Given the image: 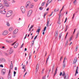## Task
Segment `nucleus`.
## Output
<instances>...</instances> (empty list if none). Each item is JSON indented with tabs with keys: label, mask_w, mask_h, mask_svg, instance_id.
<instances>
[{
	"label": "nucleus",
	"mask_w": 79,
	"mask_h": 79,
	"mask_svg": "<svg viewBox=\"0 0 79 79\" xmlns=\"http://www.w3.org/2000/svg\"><path fill=\"white\" fill-rule=\"evenodd\" d=\"M34 7V5L31 4V3L30 1H28L26 3L25 5V8H32V7Z\"/></svg>",
	"instance_id": "f257e3e1"
},
{
	"label": "nucleus",
	"mask_w": 79,
	"mask_h": 79,
	"mask_svg": "<svg viewBox=\"0 0 79 79\" xmlns=\"http://www.w3.org/2000/svg\"><path fill=\"white\" fill-rule=\"evenodd\" d=\"M12 14L13 11L12 10H10L7 12L6 14V16L7 18H8V17H10V16L12 15Z\"/></svg>",
	"instance_id": "f03ea898"
},
{
	"label": "nucleus",
	"mask_w": 79,
	"mask_h": 79,
	"mask_svg": "<svg viewBox=\"0 0 79 79\" xmlns=\"http://www.w3.org/2000/svg\"><path fill=\"white\" fill-rule=\"evenodd\" d=\"M20 9L23 13H25L26 10H25V8H24V7L23 6H21Z\"/></svg>",
	"instance_id": "7ed1b4c3"
},
{
	"label": "nucleus",
	"mask_w": 79,
	"mask_h": 79,
	"mask_svg": "<svg viewBox=\"0 0 79 79\" xmlns=\"http://www.w3.org/2000/svg\"><path fill=\"white\" fill-rule=\"evenodd\" d=\"M32 14V10H29L28 12V14H27V16H28V17H30Z\"/></svg>",
	"instance_id": "20e7f679"
},
{
	"label": "nucleus",
	"mask_w": 79,
	"mask_h": 79,
	"mask_svg": "<svg viewBox=\"0 0 79 79\" xmlns=\"http://www.w3.org/2000/svg\"><path fill=\"white\" fill-rule=\"evenodd\" d=\"M0 12L2 14H3L4 15L6 14V11H5V9H3V10H0Z\"/></svg>",
	"instance_id": "39448f33"
},
{
	"label": "nucleus",
	"mask_w": 79,
	"mask_h": 79,
	"mask_svg": "<svg viewBox=\"0 0 79 79\" xmlns=\"http://www.w3.org/2000/svg\"><path fill=\"white\" fill-rule=\"evenodd\" d=\"M8 34V31H5L2 32V35H6Z\"/></svg>",
	"instance_id": "423d86ee"
},
{
	"label": "nucleus",
	"mask_w": 79,
	"mask_h": 79,
	"mask_svg": "<svg viewBox=\"0 0 79 79\" xmlns=\"http://www.w3.org/2000/svg\"><path fill=\"white\" fill-rule=\"evenodd\" d=\"M10 73H11V70L10 69L9 70V73L8 74V79H11V74H10Z\"/></svg>",
	"instance_id": "0eeeda50"
},
{
	"label": "nucleus",
	"mask_w": 79,
	"mask_h": 79,
	"mask_svg": "<svg viewBox=\"0 0 79 79\" xmlns=\"http://www.w3.org/2000/svg\"><path fill=\"white\" fill-rule=\"evenodd\" d=\"M65 58H66V57L64 58V59L63 62V67L64 68H65V66H66V61H65Z\"/></svg>",
	"instance_id": "6e6552de"
},
{
	"label": "nucleus",
	"mask_w": 79,
	"mask_h": 79,
	"mask_svg": "<svg viewBox=\"0 0 79 79\" xmlns=\"http://www.w3.org/2000/svg\"><path fill=\"white\" fill-rule=\"evenodd\" d=\"M77 57H75L74 59L73 64H75L77 62Z\"/></svg>",
	"instance_id": "1a4fd4ad"
},
{
	"label": "nucleus",
	"mask_w": 79,
	"mask_h": 79,
	"mask_svg": "<svg viewBox=\"0 0 79 79\" xmlns=\"http://www.w3.org/2000/svg\"><path fill=\"white\" fill-rule=\"evenodd\" d=\"M79 69V68H78V67L77 66V69H76V71L75 72V76H76V74H78V69Z\"/></svg>",
	"instance_id": "9d476101"
},
{
	"label": "nucleus",
	"mask_w": 79,
	"mask_h": 79,
	"mask_svg": "<svg viewBox=\"0 0 79 79\" xmlns=\"http://www.w3.org/2000/svg\"><path fill=\"white\" fill-rule=\"evenodd\" d=\"M40 29H41V27H39L38 29H37V31H36V32L38 33V34H39V32H40Z\"/></svg>",
	"instance_id": "9b49d317"
},
{
	"label": "nucleus",
	"mask_w": 79,
	"mask_h": 79,
	"mask_svg": "<svg viewBox=\"0 0 79 79\" xmlns=\"http://www.w3.org/2000/svg\"><path fill=\"white\" fill-rule=\"evenodd\" d=\"M2 9H4V7L2 4L0 3V10H2Z\"/></svg>",
	"instance_id": "f8f14e48"
},
{
	"label": "nucleus",
	"mask_w": 79,
	"mask_h": 79,
	"mask_svg": "<svg viewBox=\"0 0 79 79\" xmlns=\"http://www.w3.org/2000/svg\"><path fill=\"white\" fill-rule=\"evenodd\" d=\"M52 0H49L48 1V3L46 4V7H47L48 6V4H49V3H50L52 2Z\"/></svg>",
	"instance_id": "ddd939ff"
},
{
	"label": "nucleus",
	"mask_w": 79,
	"mask_h": 79,
	"mask_svg": "<svg viewBox=\"0 0 79 79\" xmlns=\"http://www.w3.org/2000/svg\"><path fill=\"white\" fill-rule=\"evenodd\" d=\"M13 52V50L12 49V48H11L10 49V51L9 52V53L10 54H11Z\"/></svg>",
	"instance_id": "4468645a"
},
{
	"label": "nucleus",
	"mask_w": 79,
	"mask_h": 79,
	"mask_svg": "<svg viewBox=\"0 0 79 79\" xmlns=\"http://www.w3.org/2000/svg\"><path fill=\"white\" fill-rule=\"evenodd\" d=\"M39 65L37 64L36 65V72L37 73V70L39 69Z\"/></svg>",
	"instance_id": "2eb2a0df"
},
{
	"label": "nucleus",
	"mask_w": 79,
	"mask_h": 79,
	"mask_svg": "<svg viewBox=\"0 0 79 79\" xmlns=\"http://www.w3.org/2000/svg\"><path fill=\"white\" fill-rule=\"evenodd\" d=\"M4 5L6 7H8V6H9V4H8V3H7V2L6 3H4Z\"/></svg>",
	"instance_id": "dca6fc26"
},
{
	"label": "nucleus",
	"mask_w": 79,
	"mask_h": 79,
	"mask_svg": "<svg viewBox=\"0 0 79 79\" xmlns=\"http://www.w3.org/2000/svg\"><path fill=\"white\" fill-rule=\"evenodd\" d=\"M2 73H3V74H5V73H6V70L5 69H2Z\"/></svg>",
	"instance_id": "f3484780"
},
{
	"label": "nucleus",
	"mask_w": 79,
	"mask_h": 79,
	"mask_svg": "<svg viewBox=\"0 0 79 79\" xmlns=\"http://www.w3.org/2000/svg\"><path fill=\"white\" fill-rule=\"evenodd\" d=\"M18 43H17L14 46V48H17V47H18Z\"/></svg>",
	"instance_id": "a211bd4d"
},
{
	"label": "nucleus",
	"mask_w": 79,
	"mask_h": 79,
	"mask_svg": "<svg viewBox=\"0 0 79 79\" xmlns=\"http://www.w3.org/2000/svg\"><path fill=\"white\" fill-rule=\"evenodd\" d=\"M18 29H16L14 31V33L17 34V33H18Z\"/></svg>",
	"instance_id": "6ab92c4d"
},
{
	"label": "nucleus",
	"mask_w": 79,
	"mask_h": 79,
	"mask_svg": "<svg viewBox=\"0 0 79 79\" xmlns=\"http://www.w3.org/2000/svg\"><path fill=\"white\" fill-rule=\"evenodd\" d=\"M57 71H58V69H57V68L56 69V70L55 72V73L54 74V76H53L54 77H55V75H56V73H57Z\"/></svg>",
	"instance_id": "aec40b11"
},
{
	"label": "nucleus",
	"mask_w": 79,
	"mask_h": 79,
	"mask_svg": "<svg viewBox=\"0 0 79 79\" xmlns=\"http://www.w3.org/2000/svg\"><path fill=\"white\" fill-rule=\"evenodd\" d=\"M46 28L47 27H45L44 29L43 30L44 31L43 32V35H44V34H45V31Z\"/></svg>",
	"instance_id": "412c9836"
},
{
	"label": "nucleus",
	"mask_w": 79,
	"mask_h": 79,
	"mask_svg": "<svg viewBox=\"0 0 79 79\" xmlns=\"http://www.w3.org/2000/svg\"><path fill=\"white\" fill-rule=\"evenodd\" d=\"M55 69V64H53L52 66V73H53L54 69Z\"/></svg>",
	"instance_id": "4be33fe9"
},
{
	"label": "nucleus",
	"mask_w": 79,
	"mask_h": 79,
	"mask_svg": "<svg viewBox=\"0 0 79 79\" xmlns=\"http://www.w3.org/2000/svg\"><path fill=\"white\" fill-rule=\"evenodd\" d=\"M1 60L2 62H5V61H6L5 59L3 58H2L1 59Z\"/></svg>",
	"instance_id": "5701e85b"
},
{
	"label": "nucleus",
	"mask_w": 79,
	"mask_h": 79,
	"mask_svg": "<svg viewBox=\"0 0 79 79\" xmlns=\"http://www.w3.org/2000/svg\"><path fill=\"white\" fill-rule=\"evenodd\" d=\"M58 31H57L55 33V37H56L57 36H58Z\"/></svg>",
	"instance_id": "b1692460"
},
{
	"label": "nucleus",
	"mask_w": 79,
	"mask_h": 79,
	"mask_svg": "<svg viewBox=\"0 0 79 79\" xmlns=\"http://www.w3.org/2000/svg\"><path fill=\"white\" fill-rule=\"evenodd\" d=\"M9 31H13V28L12 27H10L9 29Z\"/></svg>",
	"instance_id": "393cba45"
},
{
	"label": "nucleus",
	"mask_w": 79,
	"mask_h": 79,
	"mask_svg": "<svg viewBox=\"0 0 79 79\" xmlns=\"http://www.w3.org/2000/svg\"><path fill=\"white\" fill-rule=\"evenodd\" d=\"M59 11V8H58L57 9H55L54 10V11H55V12H56L57 11Z\"/></svg>",
	"instance_id": "a878e982"
},
{
	"label": "nucleus",
	"mask_w": 79,
	"mask_h": 79,
	"mask_svg": "<svg viewBox=\"0 0 79 79\" xmlns=\"http://www.w3.org/2000/svg\"><path fill=\"white\" fill-rule=\"evenodd\" d=\"M13 63H11L10 66V69H12L13 68Z\"/></svg>",
	"instance_id": "bb28decb"
},
{
	"label": "nucleus",
	"mask_w": 79,
	"mask_h": 79,
	"mask_svg": "<svg viewBox=\"0 0 79 79\" xmlns=\"http://www.w3.org/2000/svg\"><path fill=\"white\" fill-rule=\"evenodd\" d=\"M79 31H78L77 34L76 35V39H77V38L78 37V35H79Z\"/></svg>",
	"instance_id": "cd10ccee"
},
{
	"label": "nucleus",
	"mask_w": 79,
	"mask_h": 79,
	"mask_svg": "<svg viewBox=\"0 0 79 79\" xmlns=\"http://www.w3.org/2000/svg\"><path fill=\"white\" fill-rule=\"evenodd\" d=\"M77 49H78V46H77L75 48V52H76L77 51Z\"/></svg>",
	"instance_id": "c85d7f7f"
},
{
	"label": "nucleus",
	"mask_w": 79,
	"mask_h": 79,
	"mask_svg": "<svg viewBox=\"0 0 79 79\" xmlns=\"http://www.w3.org/2000/svg\"><path fill=\"white\" fill-rule=\"evenodd\" d=\"M6 42H7V43H10L11 42V41L10 40H6Z\"/></svg>",
	"instance_id": "c756f323"
},
{
	"label": "nucleus",
	"mask_w": 79,
	"mask_h": 79,
	"mask_svg": "<svg viewBox=\"0 0 79 79\" xmlns=\"http://www.w3.org/2000/svg\"><path fill=\"white\" fill-rule=\"evenodd\" d=\"M3 4L5 3L6 2H7V1L6 0H3Z\"/></svg>",
	"instance_id": "7c9ffc66"
},
{
	"label": "nucleus",
	"mask_w": 79,
	"mask_h": 79,
	"mask_svg": "<svg viewBox=\"0 0 79 79\" xmlns=\"http://www.w3.org/2000/svg\"><path fill=\"white\" fill-rule=\"evenodd\" d=\"M24 25H25V24H24L23 23H22L21 24V26H22V27H23V26H24Z\"/></svg>",
	"instance_id": "2f4dec72"
},
{
	"label": "nucleus",
	"mask_w": 79,
	"mask_h": 79,
	"mask_svg": "<svg viewBox=\"0 0 79 79\" xmlns=\"http://www.w3.org/2000/svg\"><path fill=\"white\" fill-rule=\"evenodd\" d=\"M72 38H73V36H72L70 38V40H69V42H71V40H72Z\"/></svg>",
	"instance_id": "473e14b6"
},
{
	"label": "nucleus",
	"mask_w": 79,
	"mask_h": 79,
	"mask_svg": "<svg viewBox=\"0 0 79 79\" xmlns=\"http://www.w3.org/2000/svg\"><path fill=\"white\" fill-rule=\"evenodd\" d=\"M16 74V72L15 71H14V77H15Z\"/></svg>",
	"instance_id": "72a5a7b5"
},
{
	"label": "nucleus",
	"mask_w": 79,
	"mask_h": 79,
	"mask_svg": "<svg viewBox=\"0 0 79 79\" xmlns=\"http://www.w3.org/2000/svg\"><path fill=\"white\" fill-rule=\"evenodd\" d=\"M31 54H29V60H30L31 59Z\"/></svg>",
	"instance_id": "f704fd0d"
},
{
	"label": "nucleus",
	"mask_w": 79,
	"mask_h": 79,
	"mask_svg": "<svg viewBox=\"0 0 79 79\" xmlns=\"http://www.w3.org/2000/svg\"><path fill=\"white\" fill-rule=\"evenodd\" d=\"M12 2L13 3H15V2H16V1H15V0H12Z\"/></svg>",
	"instance_id": "c9c22d12"
},
{
	"label": "nucleus",
	"mask_w": 79,
	"mask_h": 79,
	"mask_svg": "<svg viewBox=\"0 0 79 79\" xmlns=\"http://www.w3.org/2000/svg\"><path fill=\"white\" fill-rule=\"evenodd\" d=\"M68 40H67L66 42L65 43V45H67V44H68Z\"/></svg>",
	"instance_id": "e433bc0d"
},
{
	"label": "nucleus",
	"mask_w": 79,
	"mask_h": 79,
	"mask_svg": "<svg viewBox=\"0 0 79 79\" xmlns=\"http://www.w3.org/2000/svg\"><path fill=\"white\" fill-rule=\"evenodd\" d=\"M24 69H25V68H26V65H24L23 66V69H24Z\"/></svg>",
	"instance_id": "4c0bfd02"
},
{
	"label": "nucleus",
	"mask_w": 79,
	"mask_h": 79,
	"mask_svg": "<svg viewBox=\"0 0 79 79\" xmlns=\"http://www.w3.org/2000/svg\"><path fill=\"white\" fill-rule=\"evenodd\" d=\"M64 79H69V78H68V77H67L66 78V76H64Z\"/></svg>",
	"instance_id": "58836bf2"
},
{
	"label": "nucleus",
	"mask_w": 79,
	"mask_h": 79,
	"mask_svg": "<svg viewBox=\"0 0 79 79\" xmlns=\"http://www.w3.org/2000/svg\"><path fill=\"white\" fill-rule=\"evenodd\" d=\"M77 1L76 0H75L74 2H73V4L74 5H76V2Z\"/></svg>",
	"instance_id": "ea45409f"
},
{
	"label": "nucleus",
	"mask_w": 79,
	"mask_h": 79,
	"mask_svg": "<svg viewBox=\"0 0 79 79\" xmlns=\"http://www.w3.org/2000/svg\"><path fill=\"white\" fill-rule=\"evenodd\" d=\"M64 75H65V73H64V71H63L62 76H64Z\"/></svg>",
	"instance_id": "a19ab883"
},
{
	"label": "nucleus",
	"mask_w": 79,
	"mask_h": 79,
	"mask_svg": "<svg viewBox=\"0 0 79 79\" xmlns=\"http://www.w3.org/2000/svg\"><path fill=\"white\" fill-rule=\"evenodd\" d=\"M61 33H60L59 34V38H61Z\"/></svg>",
	"instance_id": "79ce46f5"
},
{
	"label": "nucleus",
	"mask_w": 79,
	"mask_h": 79,
	"mask_svg": "<svg viewBox=\"0 0 79 79\" xmlns=\"http://www.w3.org/2000/svg\"><path fill=\"white\" fill-rule=\"evenodd\" d=\"M34 40H33L32 42V45H34Z\"/></svg>",
	"instance_id": "37998d69"
},
{
	"label": "nucleus",
	"mask_w": 79,
	"mask_h": 79,
	"mask_svg": "<svg viewBox=\"0 0 79 79\" xmlns=\"http://www.w3.org/2000/svg\"><path fill=\"white\" fill-rule=\"evenodd\" d=\"M45 2H43V3H42V6H44V5H45Z\"/></svg>",
	"instance_id": "c03bdc74"
},
{
	"label": "nucleus",
	"mask_w": 79,
	"mask_h": 79,
	"mask_svg": "<svg viewBox=\"0 0 79 79\" xmlns=\"http://www.w3.org/2000/svg\"><path fill=\"white\" fill-rule=\"evenodd\" d=\"M49 24V22H47V26L48 27V25Z\"/></svg>",
	"instance_id": "a18cd8bd"
},
{
	"label": "nucleus",
	"mask_w": 79,
	"mask_h": 79,
	"mask_svg": "<svg viewBox=\"0 0 79 79\" xmlns=\"http://www.w3.org/2000/svg\"><path fill=\"white\" fill-rule=\"evenodd\" d=\"M37 35H36L34 38V40H35L37 38Z\"/></svg>",
	"instance_id": "49530a36"
},
{
	"label": "nucleus",
	"mask_w": 79,
	"mask_h": 79,
	"mask_svg": "<svg viewBox=\"0 0 79 79\" xmlns=\"http://www.w3.org/2000/svg\"><path fill=\"white\" fill-rule=\"evenodd\" d=\"M68 32H67L66 35L65 37V39H66V37H67V35H68Z\"/></svg>",
	"instance_id": "de8ad7c7"
},
{
	"label": "nucleus",
	"mask_w": 79,
	"mask_h": 79,
	"mask_svg": "<svg viewBox=\"0 0 79 79\" xmlns=\"http://www.w3.org/2000/svg\"><path fill=\"white\" fill-rule=\"evenodd\" d=\"M6 25L7 26H10V24L9 23H6Z\"/></svg>",
	"instance_id": "09e8293b"
},
{
	"label": "nucleus",
	"mask_w": 79,
	"mask_h": 79,
	"mask_svg": "<svg viewBox=\"0 0 79 79\" xmlns=\"http://www.w3.org/2000/svg\"><path fill=\"white\" fill-rule=\"evenodd\" d=\"M58 24H61V23L60 21V20H59L58 21Z\"/></svg>",
	"instance_id": "8fccbe9b"
},
{
	"label": "nucleus",
	"mask_w": 79,
	"mask_h": 79,
	"mask_svg": "<svg viewBox=\"0 0 79 79\" xmlns=\"http://www.w3.org/2000/svg\"><path fill=\"white\" fill-rule=\"evenodd\" d=\"M67 21V18L66 17V19H65V21L64 22V23H66V21Z\"/></svg>",
	"instance_id": "3c124183"
},
{
	"label": "nucleus",
	"mask_w": 79,
	"mask_h": 79,
	"mask_svg": "<svg viewBox=\"0 0 79 79\" xmlns=\"http://www.w3.org/2000/svg\"><path fill=\"white\" fill-rule=\"evenodd\" d=\"M47 21V22H50V19L49 18H48Z\"/></svg>",
	"instance_id": "603ef678"
},
{
	"label": "nucleus",
	"mask_w": 79,
	"mask_h": 79,
	"mask_svg": "<svg viewBox=\"0 0 79 79\" xmlns=\"http://www.w3.org/2000/svg\"><path fill=\"white\" fill-rule=\"evenodd\" d=\"M43 8H42V7H40V10H42Z\"/></svg>",
	"instance_id": "864d4df0"
},
{
	"label": "nucleus",
	"mask_w": 79,
	"mask_h": 79,
	"mask_svg": "<svg viewBox=\"0 0 79 79\" xmlns=\"http://www.w3.org/2000/svg\"><path fill=\"white\" fill-rule=\"evenodd\" d=\"M33 27H34V25H31L30 27V29H32Z\"/></svg>",
	"instance_id": "5fc2aeb1"
},
{
	"label": "nucleus",
	"mask_w": 79,
	"mask_h": 79,
	"mask_svg": "<svg viewBox=\"0 0 79 79\" xmlns=\"http://www.w3.org/2000/svg\"><path fill=\"white\" fill-rule=\"evenodd\" d=\"M24 45V43H23L21 46V48H22L23 47V45Z\"/></svg>",
	"instance_id": "6e6d98bb"
},
{
	"label": "nucleus",
	"mask_w": 79,
	"mask_h": 79,
	"mask_svg": "<svg viewBox=\"0 0 79 79\" xmlns=\"http://www.w3.org/2000/svg\"><path fill=\"white\" fill-rule=\"evenodd\" d=\"M16 42H14V43L12 44V45H15V44H16Z\"/></svg>",
	"instance_id": "4d7b16f0"
},
{
	"label": "nucleus",
	"mask_w": 79,
	"mask_h": 79,
	"mask_svg": "<svg viewBox=\"0 0 79 79\" xmlns=\"http://www.w3.org/2000/svg\"><path fill=\"white\" fill-rule=\"evenodd\" d=\"M43 79H45V76H44L43 77Z\"/></svg>",
	"instance_id": "13d9d810"
},
{
	"label": "nucleus",
	"mask_w": 79,
	"mask_h": 79,
	"mask_svg": "<svg viewBox=\"0 0 79 79\" xmlns=\"http://www.w3.org/2000/svg\"><path fill=\"white\" fill-rule=\"evenodd\" d=\"M75 15V14L74 13L73 15V17H72V19H73L74 18V15Z\"/></svg>",
	"instance_id": "bf43d9fd"
},
{
	"label": "nucleus",
	"mask_w": 79,
	"mask_h": 79,
	"mask_svg": "<svg viewBox=\"0 0 79 79\" xmlns=\"http://www.w3.org/2000/svg\"><path fill=\"white\" fill-rule=\"evenodd\" d=\"M62 75V72H60V76H61Z\"/></svg>",
	"instance_id": "052dcab7"
},
{
	"label": "nucleus",
	"mask_w": 79,
	"mask_h": 79,
	"mask_svg": "<svg viewBox=\"0 0 79 79\" xmlns=\"http://www.w3.org/2000/svg\"><path fill=\"white\" fill-rule=\"evenodd\" d=\"M62 10H63V9H62L60 10V13H61V11H62Z\"/></svg>",
	"instance_id": "680f3d73"
},
{
	"label": "nucleus",
	"mask_w": 79,
	"mask_h": 79,
	"mask_svg": "<svg viewBox=\"0 0 79 79\" xmlns=\"http://www.w3.org/2000/svg\"><path fill=\"white\" fill-rule=\"evenodd\" d=\"M0 67H3V65H2V64H1L0 65Z\"/></svg>",
	"instance_id": "e2e57ef3"
},
{
	"label": "nucleus",
	"mask_w": 79,
	"mask_h": 79,
	"mask_svg": "<svg viewBox=\"0 0 79 79\" xmlns=\"http://www.w3.org/2000/svg\"><path fill=\"white\" fill-rule=\"evenodd\" d=\"M0 79H3V77H0Z\"/></svg>",
	"instance_id": "0e129e2a"
},
{
	"label": "nucleus",
	"mask_w": 79,
	"mask_h": 79,
	"mask_svg": "<svg viewBox=\"0 0 79 79\" xmlns=\"http://www.w3.org/2000/svg\"><path fill=\"white\" fill-rule=\"evenodd\" d=\"M15 70H17V67H16L15 68Z\"/></svg>",
	"instance_id": "69168bd1"
},
{
	"label": "nucleus",
	"mask_w": 79,
	"mask_h": 79,
	"mask_svg": "<svg viewBox=\"0 0 79 79\" xmlns=\"http://www.w3.org/2000/svg\"><path fill=\"white\" fill-rule=\"evenodd\" d=\"M75 32H76V29H75L74 30V31L73 32V34H74Z\"/></svg>",
	"instance_id": "338daca9"
},
{
	"label": "nucleus",
	"mask_w": 79,
	"mask_h": 79,
	"mask_svg": "<svg viewBox=\"0 0 79 79\" xmlns=\"http://www.w3.org/2000/svg\"><path fill=\"white\" fill-rule=\"evenodd\" d=\"M47 11H48V10H49V8H48L47 10H46Z\"/></svg>",
	"instance_id": "774afa93"
}]
</instances>
